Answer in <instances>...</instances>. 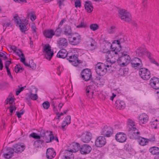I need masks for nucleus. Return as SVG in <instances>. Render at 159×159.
<instances>
[{"instance_id":"f257e3e1","label":"nucleus","mask_w":159,"mask_h":159,"mask_svg":"<svg viewBox=\"0 0 159 159\" xmlns=\"http://www.w3.org/2000/svg\"><path fill=\"white\" fill-rule=\"evenodd\" d=\"M111 54L110 51H107L106 55L107 58L106 61L104 63H98L95 66V71L99 75L102 76L105 74L107 70H112L111 66L116 61L112 60L113 57H111Z\"/></svg>"},{"instance_id":"f03ea898","label":"nucleus","mask_w":159,"mask_h":159,"mask_svg":"<svg viewBox=\"0 0 159 159\" xmlns=\"http://www.w3.org/2000/svg\"><path fill=\"white\" fill-rule=\"evenodd\" d=\"M128 136L131 139L137 138L139 132L136 129L134 122L131 119H128Z\"/></svg>"},{"instance_id":"7ed1b4c3","label":"nucleus","mask_w":159,"mask_h":159,"mask_svg":"<svg viewBox=\"0 0 159 159\" xmlns=\"http://www.w3.org/2000/svg\"><path fill=\"white\" fill-rule=\"evenodd\" d=\"M136 56H138L142 57L143 55H146L151 62L157 66H158V64L153 58L152 54L148 52L146 48L140 47L136 50Z\"/></svg>"},{"instance_id":"20e7f679","label":"nucleus","mask_w":159,"mask_h":159,"mask_svg":"<svg viewBox=\"0 0 159 159\" xmlns=\"http://www.w3.org/2000/svg\"><path fill=\"white\" fill-rule=\"evenodd\" d=\"M131 58L129 55L126 52L121 53V56L117 59V62L122 66L127 65L130 62Z\"/></svg>"},{"instance_id":"39448f33","label":"nucleus","mask_w":159,"mask_h":159,"mask_svg":"<svg viewBox=\"0 0 159 159\" xmlns=\"http://www.w3.org/2000/svg\"><path fill=\"white\" fill-rule=\"evenodd\" d=\"M69 43L74 45H77L81 42V36L78 33H73L68 37Z\"/></svg>"},{"instance_id":"423d86ee","label":"nucleus","mask_w":159,"mask_h":159,"mask_svg":"<svg viewBox=\"0 0 159 159\" xmlns=\"http://www.w3.org/2000/svg\"><path fill=\"white\" fill-rule=\"evenodd\" d=\"M66 59L75 66H77L80 63H81L80 61L78 59V55L71 52L68 53Z\"/></svg>"},{"instance_id":"0eeeda50","label":"nucleus","mask_w":159,"mask_h":159,"mask_svg":"<svg viewBox=\"0 0 159 159\" xmlns=\"http://www.w3.org/2000/svg\"><path fill=\"white\" fill-rule=\"evenodd\" d=\"M119 16L121 20L126 22H129L131 20V15L130 13L124 9L118 11Z\"/></svg>"},{"instance_id":"6e6552de","label":"nucleus","mask_w":159,"mask_h":159,"mask_svg":"<svg viewBox=\"0 0 159 159\" xmlns=\"http://www.w3.org/2000/svg\"><path fill=\"white\" fill-rule=\"evenodd\" d=\"M113 133V129L110 126L105 125L102 129L101 131V135L105 137H109L111 136Z\"/></svg>"},{"instance_id":"1a4fd4ad","label":"nucleus","mask_w":159,"mask_h":159,"mask_svg":"<svg viewBox=\"0 0 159 159\" xmlns=\"http://www.w3.org/2000/svg\"><path fill=\"white\" fill-rule=\"evenodd\" d=\"M140 76L143 80H147L151 77L150 73L149 70L144 68H142L139 71Z\"/></svg>"},{"instance_id":"9d476101","label":"nucleus","mask_w":159,"mask_h":159,"mask_svg":"<svg viewBox=\"0 0 159 159\" xmlns=\"http://www.w3.org/2000/svg\"><path fill=\"white\" fill-rule=\"evenodd\" d=\"M44 51L45 52V56L47 59L50 60L52 57L53 52L51 49V47L48 44H45L43 47Z\"/></svg>"},{"instance_id":"9b49d317","label":"nucleus","mask_w":159,"mask_h":159,"mask_svg":"<svg viewBox=\"0 0 159 159\" xmlns=\"http://www.w3.org/2000/svg\"><path fill=\"white\" fill-rule=\"evenodd\" d=\"M131 64L132 66L136 69H139L140 70L143 66L141 60L138 57H134L132 59Z\"/></svg>"},{"instance_id":"f8f14e48","label":"nucleus","mask_w":159,"mask_h":159,"mask_svg":"<svg viewBox=\"0 0 159 159\" xmlns=\"http://www.w3.org/2000/svg\"><path fill=\"white\" fill-rule=\"evenodd\" d=\"M14 20L15 21L17 24L19 25L20 30L22 32H25L27 30V28H26V25L24 23H22L18 15L16 14L14 17Z\"/></svg>"},{"instance_id":"ddd939ff","label":"nucleus","mask_w":159,"mask_h":159,"mask_svg":"<svg viewBox=\"0 0 159 159\" xmlns=\"http://www.w3.org/2000/svg\"><path fill=\"white\" fill-rule=\"evenodd\" d=\"M3 156L6 158H9L13 156L14 150L13 148L10 147H5L3 150Z\"/></svg>"},{"instance_id":"4468645a","label":"nucleus","mask_w":159,"mask_h":159,"mask_svg":"<svg viewBox=\"0 0 159 159\" xmlns=\"http://www.w3.org/2000/svg\"><path fill=\"white\" fill-rule=\"evenodd\" d=\"M82 78L85 81L90 80L92 76L91 72L89 69H85L82 71L81 73Z\"/></svg>"},{"instance_id":"2eb2a0df","label":"nucleus","mask_w":159,"mask_h":159,"mask_svg":"<svg viewBox=\"0 0 159 159\" xmlns=\"http://www.w3.org/2000/svg\"><path fill=\"white\" fill-rule=\"evenodd\" d=\"M150 84L154 89H159V78L153 77L150 80Z\"/></svg>"},{"instance_id":"dca6fc26","label":"nucleus","mask_w":159,"mask_h":159,"mask_svg":"<svg viewBox=\"0 0 159 159\" xmlns=\"http://www.w3.org/2000/svg\"><path fill=\"white\" fill-rule=\"evenodd\" d=\"M106 139L103 136L98 137L95 141V145L97 147H101L104 145L106 143Z\"/></svg>"},{"instance_id":"f3484780","label":"nucleus","mask_w":159,"mask_h":159,"mask_svg":"<svg viewBox=\"0 0 159 159\" xmlns=\"http://www.w3.org/2000/svg\"><path fill=\"white\" fill-rule=\"evenodd\" d=\"M91 150V147L89 145L84 144L81 146L80 152L81 154H86L90 153Z\"/></svg>"},{"instance_id":"a211bd4d","label":"nucleus","mask_w":159,"mask_h":159,"mask_svg":"<svg viewBox=\"0 0 159 159\" xmlns=\"http://www.w3.org/2000/svg\"><path fill=\"white\" fill-rule=\"evenodd\" d=\"M116 140L120 143H123L126 140L125 134L122 132L117 133L115 136Z\"/></svg>"},{"instance_id":"6ab92c4d","label":"nucleus","mask_w":159,"mask_h":159,"mask_svg":"<svg viewBox=\"0 0 159 159\" xmlns=\"http://www.w3.org/2000/svg\"><path fill=\"white\" fill-rule=\"evenodd\" d=\"M14 152L17 153H20L23 151L25 148V146L21 144H16L13 146Z\"/></svg>"},{"instance_id":"aec40b11","label":"nucleus","mask_w":159,"mask_h":159,"mask_svg":"<svg viewBox=\"0 0 159 159\" xmlns=\"http://www.w3.org/2000/svg\"><path fill=\"white\" fill-rule=\"evenodd\" d=\"M94 88L93 86L92 85H89L87 87L86 89V94L89 98H92L93 97V90Z\"/></svg>"},{"instance_id":"412c9836","label":"nucleus","mask_w":159,"mask_h":159,"mask_svg":"<svg viewBox=\"0 0 159 159\" xmlns=\"http://www.w3.org/2000/svg\"><path fill=\"white\" fill-rule=\"evenodd\" d=\"M44 36L46 38L51 39L55 35L54 31L51 29L45 30L43 31Z\"/></svg>"},{"instance_id":"4be33fe9","label":"nucleus","mask_w":159,"mask_h":159,"mask_svg":"<svg viewBox=\"0 0 159 159\" xmlns=\"http://www.w3.org/2000/svg\"><path fill=\"white\" fill-rule=\"evenodd\" d=\"M74 155L69 150H66L62 156V159H73Z\"/></svg>"},{"instance_id":"5701e85b","label":"nucleus","mask_w":159,"mask_h":159,"mask_svg":"<svg viewBox=\"0 0 159 159\" xmlns=\"http://www.w3.org/2000/svg\"><path fill=\"white\" fill-rule=\"evenodd\" d=\"M139 121L140 124H144L148 121V117L146 114L142 113L139 117Z\"/></svg>"},{"instance_id":"b1692460","label":"nucleus","mask_w":159,"mask_h":159,"mask_svg":"<svg viewBox=\"0 0 159 159\" xmlns=\"http://www.w3.org/2000/svg\"><path fill=\"white\" fill-rule=\"evenodd\" d=\"M91 134L89 132H87L86 134H82L81 140L84 143H88L91 140Z\"/></svg>"},{"instance_id":"393cba45","label":"nucleus","mask_w":159,"mask_h":159,"mask_svg":"<svg viewBox=\"0 0 159 159\" xmlns=\"http://www.w3.org/2000/svg\"><path fill=\"white\" fill-rule=\"evenodd\" d=\"M56 153L52 148H49L47 149L46 157L48 159H52L56 156Z\"/></svg>"},{"instance_id":"a878e982","label":"nucleus","mask_w":159,"mask_h":159,"mask_svg":"<svg viewBox=\"0 0 159 159\" xmlns=\"http://www.w3.org/2000/svg\"><path fill=\"white\" fill-rule=\"evenodd\" d=\"M115 105L117 109L121 110L124 108L125 104L124 102L119 99L116 101Z\"/></svg>"},{"instance_id":"bb28decb","label":"nucleus","mask_w":159,"mask_h":159,"mask_svg":"<svg viewBox=\"0 0 159 159\" xmlns=\"http://www.w3.org/2000/svg\"><path fill=\"white\" fill-rule=\"evenodd\" d=\"M115 44H116V43H114V41L112 44L111 45V47L112 49V53L114 52L115 54H118V52L120 53V52L121 50V46H118V47L117 48V46L115 45Z\"/></svg>"},{"instance_id":"cd10ccee","label":"nucleus","mask_w":159,"mask_h":159,"mask_svg":"<svg viewBox=\"0 0 159 159\" xmlns=\"http://www.w3.org/2000/svg\"><path fill=\"white\" fill-rule=\"evenodd\" d=\"M68 55V53L66 49H61L58 52L57 57L60 58H64L66 57H67Z\"/></svg>"},{"instance_id":"c85d7f7f","label":"nucleus","mask_w":159,"mask_h":159,"mask_svg":"<svg viewBox=\"0 0 159 159\" xmlns=\"http://www.w3.org/2000/svg\"><path fill=\"white\" fill-rule=\"evenodd\" d=\"M139 135L140 134L138 135L137 138H134L133 139H137L139 143L141 146H144L146 145L148 143L147 139L142 137H139Z\"/></svg>"},{"instance_id":"c756f323","label":"nucleus","mask_w":159,"mask_h":159,"mask_svg":"<svg viewBox=\"0 0 159 159\" xmlns=\"http://www.w3.org/2000/svg\"><path fill=\"white\" fill-rule=\"evenodd\" d=\"M84 7L87 11L88 13L91 12L93 10V7L92 4L89 1L85 2Z\"/></svg>"},{"instance_id":"7c9ffc66","label":"nucleus","mask_w":159,"mask_h":159,"mask_svg":"<svg viewBox=\"0 0 159 159\" xmlns=\"http://www.w3.org/2000/svg\"><path fill=\"white\" fill-rule=\"evenodd\" d=\"M72 148L69 150L72 152H75L78 151L79 150L80 151L81 146L80 144L77 143H74L72 144Z\"/></svg>"},{"instance_id":"2f4dec72","label":"nucleus","mask_w":159,"mask_h":159,"mask_svg":"<svg viewBox=\"0 0 159 159\" xmlns=\"http://www.w3.org/2000/svg\"><path fill=\"white\" fill-rule=\"evenodd\" d=\"M57 42L59 46L61 47H66L68 45L67 39L64 38H59Z\"/></svg>"},{"instance_id":"473e14b6","label":"nucleus","mask_w":159,"mask_h":159,"mask_svg":"<svg viewBox=\"0 0 159 159\" xmlns=\"http://www.w3.org/2000/svg\"><path fill=\"white\" fill-rule=\"evenodd\" d=\"M64 34L66 36H70L73 33L72 32L71 27L68 25H65L64 27Z\"/></svg>"},{"instance_id":"72a5a7b5","label":"nucleus","mask_w":159,"mask_h":159,"mask_svg":"<svg viewBox=\"0 0 159 159\" xmlns=\"http://www.w3.org/2000/svg\"><path fill=\"white\" fill-rule=\"evenodd\" d=\"M88 47L90 50H92L95 48V44L94 41L92 39L90 38L87 41Z\"/></svg>"},{"instance_id":"f704fd0d","label":"nucleus","mask_w":159,"mask_h":159,"mask_svg":"<svg viewBox=\"0 0 159 159\" xmlns=\"http://www.w3.org/2000/svg\"><path fill=\"white\" fill-rule=\"evenodd\" d=\"M149 152L153 155L159 154V148L156 147H151L149 149Z\"/></svg>"},{"instance_id":"c9c22d12","label":"nucleus","mask_w":159,"mask_h":159,"mask_svg":"<svg viewBox=\"0 0 159 159\" xmlns=\"http://www.w3.org/2000/svg\"><path fill=\"white\" fill-rule=\"evenodd\" d=\"M48 137H49V139H47V140H46V142L47 143L51 142L53 140H55L57 142H58V140L57 137L53 136L52 132H50V133L48 135Z\"/></svg>"},{"instance_id":"e433bc0d","label":"nucleus","mask_w":159,"mask_h":159,"mask_svg":"<svg viewBox=\"0 0 159 159\" xmlns=\"http://www.w3.org/2000/svg\"><path fill=\"white\" fill-rule=\"evenodd\" d=\"M43 140L39 139L34 141V145L35 148H41L43 146Z\"/></svg>"},{"instance_id":"4c0bfd02","label":"nucleus","mask_w":159,"mask_h":159,"mask_svg":"<svg viewBox=\"0 0 159 159\" xmlns=\"http://www.w3.org/2000/svg\"><path fill=\"white\" fill-rule=\"evenodd\" d=\"M128 68L120 69L118 72V74L122 76H125L128 73Z\"/></svg>"},{"instance_id":"58836bf2","label":"nucleus","mask_w":159,"mask_h":159,"mask_svg":"<svg viewBox=\"0 0 159 159\" xmlns=\"http://www.w3.org/2000/svg\"><path fill=\"white\" fill-rule=\"evenodd\" d=\"M151 126L152 127L155 129L159 128V120L156 119L151 122Z\"/></svg>"},{"instance_id":"ea45409f","label":"nucleus","mask_w":159,"mask_h":159,"mask_svg":"<svg viewBox=\"0 0 159 159\" xmlns=\"http://www.w3.org/2000/svg\"><path fill=\"white\" fill-rule=\"evenodd\" d=\"M123 40V39L122 38V36L121 35H119L118 38L117 39V40H115L114 41V43H116V45L117 46H120V43L121 42H122Z\"/></svg>"},{"instance_id":"a19ab883","label":"nucleus","mask_w":159,"mask_h":159,"mask_svg":"<svg viewBox=\"0 0 159 159\" xmlns=\"http://www.w3.org/2000/svg\"><path fill=\"white\" fill-rule=\"evenodd\" d=\"M29 98H26V99L29 101V99L30 98H31L33 100H36L38 98V96L37 94H34L31 93L28 96Z\"/></svg>"},{"instance_id":"79ce46f5","label":"nucleus","mask_w":159,"mask_h":159,"mask_svg":"<svg viewBox=\"0 0 159 159\" xmlns=\"http://www.w3.org/2000/svg\"><path fill=\"white\" fill-rule=\"evenodd\" d=\"M3 26L4 30L7 27L11 26H12L11 23L9 20H7V22L3 23Z\"/></svg>"},{"instance_id":"37998d69","label":"nucleus","mask_w":159,"mask_h":159,"mask_svg":"<svg viewBox=\"0 0 159 159\" xmlns=\"http://www.w3.org/2000/svg\"><path fill=\"white\" fill-rule=\"evenodd\" d=\"M98 26L97 24H91L90 25V29L93 30L95 31L98 29Z\"/></svg>"},{"instance_id":"c03bdc74","label":"nucleus","mask_w":159,"mask_h":159,"mask_svg":"<svg viewBox=\"0 0 159 159\" xmlns=\"http://www.w3.org/2000/svg\"><path fill=\"white\" fill-rule=\"evenodd\" d=\"M61 32L62 30L61 28V27H59L58 26L57 28L54 32L55 35L57 36H60Z\"/></svg>"},{"instance_id":"a18cd8bd","label":"nucleus","mask_w":159,"mask_h":159,"mask_svg":"<svg viewBox=\"0 0 159 159\" xmlns=\"http://www.w3.org/2000/svg\"><path fill=\"white\" fill-rule=\"evenodd\" d=\"M30 136L35 139H39L40 138V135L38 134L35 133L33 132L32 133L30 134Z\"/></svg>"},{"instance_id":"49530a36","label":"nucleus","mask_w":159,"mask_h":159,"mask_svg":"<svg viewBox=\"0 0 159 159\" xmlns=\"http://www.w3.org/2000/svg\"><path fill=\"white\" fill-rule=\"evenodd\" d=\"M24 69L22 67H18V65H16L14 68V71L16 73H17L19 72H21L20 71L21 70L22 71Z\"/></svg>"},{"instance_id":"de8ad7c7","label":"nucleus","mask_w":159,"mask_h":159,"mask_svg":"<svg viewBox=\"0 0 159 159\" xmlns=\"http://www.w3.org/2000/svg\"><path fill=\"white\" fill-rule=\"evenodd\" d=\"M43 108L45 109H48L50 107V104L48 102L46 101L42 104Z\"/></svg>"},{"instance_id":"09e8293b","label":"nucleus","mask_w":159,"mask_h":159,"mask_svg":"<svg viewBox=\"0 0 159 159\" xmlns=\"http://www.w3.org/2000/svg\"><path fill=\"white\" fill-rule=\"evenodd\" d=\"M30 27L32 29V31L33 33H36L37 32V28L34 23H31L30 25Z\"/></svg>"},{"instance_id":"8fccbe9b","label":"nucleus","mask_w":159,"mask_h":159,"mask_svg":"<svg viewBox=\"0 0 159 159\" xmlns=\"http://www.w3.org/2000/svg\"><path fill=\"white\" fill-rule=\"evenodd\" d=\"M86 26V24L84 23V20H82L80 23L79 25L76 26V27L78 28H85Z\"/></svg>"},{"instance_id":"3c124183","label":"nucleus","mask_w":159,"mask_h":159,"mask_svg":"<svg viewBox=\"0 0 159 159\" xmlns=\"http://www.w3.org/2000/svg\"><path fill=\"white\" fill-rule=\"evenodd\" d=\"M31 61H32V63L30 64V62H29V64H28V66H26L31 68L32 69H35L36 67V65L33 62L32 60H31Z\"/></svg>"},{"instance_id":"603ef678","label":"nucleus","mask_w":159,"mask_h":159,"mask_svg":"<svg viewBox=\"0 0 159 159\" xmlns=\"http://www.w3.org/2000/svg\"><path fill=\"white\" fill-rule=\"evenodd\" d=\"M15 52L18 56L20 57L21 56H24V54L22 52L21 50L17 49Z\"/></svg>"},{"instance_id":"864d4df0","label":"nucleus","mask_w":159,"mask_h":159,"mask_svg":"<svg viewBox=\"0 0 159 159\" xmlns=\"http://www.w3.org/2000/svg\"><path fill=\"white\" fill-rule=\"evenodd\" d=\"M115 27L114 26H112L107 31L109 34H112L114 33L115 31Z\"/></svg>"},{"instance_id":"5fc2aeb1","label":"nucleus","mask_w":159,"mask_h":159,"mask_svg":"<svg viewBox=\"0 0 159 159\" xmlns=\"http://www.w3.org/2000/svg\"><path fill=\"white\" fill-rule=\"evenodd\" d=\"M40 137H43V139H46V140H47V139H48V138L47 136H45V133L44 130H41L40 134Z\"/></svg>"},{"instance_id":"6e6d98bb","label":"nucleus","mask_w":159,"mask_h":159,"mask_svg":"<svg viewBox=\"0 0 159 159\" xmlns=\"http://www.w3.org/2000/svg\"><path fill=\"white\" fill-rule=\"evenodd\" d=\"M148 141H150L152 142H155V138L154 135H152L151 137H149L148 139H147Z\"/></svg>"},{"instance_id":"4d7b16f0","label":"nucleus","mask_w":159,"mask_h":159,"mask_svg":"<svg viewBox=\"0 0 159 159\" xmlns=\"http://www.w3.org/2000/svg\"><path fill=\"white\" fill-rule=\"evenodd\" d=\"M75 5L76 7H80L81 5V3L80 0H76L75 2Z\"/></svg>"},{"instance_id":"13d9d810","label":"nucleus","mask_w":159,"mask_h":159,"mask_svg":"<svg viewBox=\"0 0 159 159\" xmlns=\"http://www.w3.org/2000/svg\"><path fill=\"white\" fill-rule=\"evenodd\" d=\"M22 57H20V61L22 62L24 65L25 66H28V63H26L25 62V58L24 56H22Z\"/></svg>"},{"instance_id":"bf43d9fd","label":"nucleus","mask_w":159,"mask_h":159,"mask_svg":"<svg viewBox=\"0 0 159 159\" xmlns=\"http://www.w3.org/2000/svg\"><path fill=\"white\" fill-rule=\"evenodd\" d=\"M56 98H53V99H52L51 100L50 103L51 106H52V107L56 106Z\"/></svg>"},{"instance_id":"052dcab7","label":"nucleus","mask_w":159,"mask_h":159,"mask_svg":"<svg viewBox=\"0 0 159 159\" xmlns=\"http://www.w3.org/2000/svg\"><path fill=\"white\" fill-rule=\"evenodd\" d=\"M29 14L30 15V18L32 21H33L35 20L36 17L35 15L33 14V12H31Z\"/></svg>"},{"instance_id":"680f3d73","label":"nucleus","mask_w":159,"mask_h":159,"mask_svg":"<svg viewBox=\"0 0 159 159\" xmlns=\"http://www.w3.org/2000/svg\"><path fill=\"white\" fill-rule=\"evenodd\" d=\"M11 63V61H7L5 62L4 65L6 68H9V66Z\"/></svg>"},{"instance_id":"e2e57ef3","label":"nucleus","mask_w":159,"mask_h":159,"mask_svg":"<svg viewBox=\"0 0 159 159\" xmlns=\"http://www.w3.org/2000/svg\"><path fill=\"white\" fill-rule=\"evenodd\" d=\"M67 124H70V116H67L65 118V120L64 121Z\"/></svg>"},{"instance_id":"0e129e2a","label":"nucleus","mask_w":159,"mask_h":159,"mask_svg":"<svg viewBox=\"0 0 159 159\" xmlns=\"http://www.w3.org/2000/svg\"><path fill=\"white\" fill-rule=\"evenodd\" d=\"M16 109V107L12 104H11L10 107V110L11 113H12L14 110Z\"/></svg>"},{"instance_id":"69168bd1","label":"nucleus","mask_w":159,"mask_h":159,"mask_svg":"<svg viewBox=\"0 0 159 159\" xmlns=\"http://www.w3.org/2000/svg\"><path fill=\"white\" fill-rule=\"evenodd\" d=\"M0 57L3 58L4 60L7 59V57L5 53L2 52H0Z\"/></svg>"},{"instance_id":"338daca9","label":"nucleus","mask_w":159,"mask_h":159,"mask_svg":"<svg viewBox=\"0 0 159 159\" xmlns=\"http://www.w3.org/2000/svg\"><path fill=\"white\" fill-rule=\"evenodd\" d=\"M24 113V111H22L21 112H19L18 111L16 112L17 116L18 118H20L21 117V115H23Z\"/></svg>"},{"instance_id":"774afa93","label":"nucleus","mask_w":159,"mask_h":159,"mask_svg":"<svg viewBox=\"0 0 159 159\" xmlns=\"http://www.w3.org/2000/svg\"><path fill=\"white\" fill-rule=\"evenodd\" d=\"M66 21V20L65 18L62 19L60 22V23L58 25L59 27H61L63 25V23Z\"/></svg>"}]
</instances>
